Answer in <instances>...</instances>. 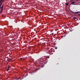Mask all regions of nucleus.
<instances>
[{
	"mask_svg": "<svg viewBox=\"0 0 80 80\" xmlns=\"http://www.w3.org/2000/svg\"><path fill=\"white\" fill-rule=\"evenodd\" d=\"M78 16H80V14H78Z\"/></svg>",
	"mask_w": 80,
	"mask_h": 80,
	"instance_id": "obj_19",
	"label": "nucleus"
},
{
	"mask_svg": "<svg viewBox=\"0 0 80 80\" xmlns=\"http://www.w3.org/2000/svg\"><path fill=\"white\" fill-rule=\"evenodd\" d=\"M2 2H3L4 1V0H2Z\"/></svg>",
	"mask_w": 80,
	"mask_h": 80,
	"instance_id": "obj_16",
	"label": "nucleus"
},
{
	"mask_svg": "<svg viewBox=\"0 0 80 80\" xmlns=\"http://www.w3.org/2000/svg\"><path fill=\"white\" fill-rule=\"evenodd\" d=\"M2 0H0V2L2 3Z\"/></svg>",
	"mask_w": 80,
	"mask_h": 80,
	"instance_id": "obj_12",
	"label": "nucleus"
},
{
	"mask_svg": "<svg viewBox=\"0 0 80 80\" xmlns=\"http://www.w3.org/2000/svg\"><path fill=\"white\" fill-rule=\"evenodd\" d=\"M9 70V68H8V70H7V72H8V71Z\"/></svg>",
	"mask_w": 80,
	"mask_h": 80,
	"instance_id": "obj_13",
	"label": "nucleus"
},
{
	"mask_svg": "<svg viewBox=\"0 0 80 80\" xmlns=\"http://www.w3.org/2000/svg\"><path fill=\"white\" fill-rule=\"evenodd\" d=\"M3 3V2H2L1 3L0 5H2Z\"/></svg>",
	"mask_w": 80,
	"mask_h": 80,
	"instance_id": "obj_10",
	"label": "nucleus"
},
{
	"mask_svg": "<svg viewBox=\"0 0 80 80\" xmlns=\"http://www.w3.org/2000/svg\"><path fill=\"white\" fill-rule=\"evenodd\" d=\"M3 8V5L1 7H0V10L2 9Z\"/></svg>",
	"mask_w": 80,
	"mask_h": 80,
	"instance_id": "obj_5",
	"label": "nucleus"
},
{
	"mask_svg": "<svg viewBox=\"0 0 80 80\" xmlns=\"http://www.w3.org/2000/svg\"><path fill=\"white\" fill-rule=\"evenodd\" d=\"M10 67V66H8V68L9 69Z\"/></svg>",
	"mask_w": 80,
	"mask_h": 80,
	"instance_id": "obj_14",
	"label": "nucleus"
},
{
	"mask_svg": "<svg viewBox=\"0 0 80 80\" xmlns=\"http://www.w3.org/2000/svg\"><path fill=\"white\" fill-rule=\"evenodd\" d=\"M20 59H23V58H21Z\"/></svg>",
	"mask_w": 80,
	"mask_h": 80,
	"instance_id": "obj_20",
	"label": "nucleus"
},
{
	"mask_svg": "<svg viewBox=\"0 0 80 80\" xmlns=\"http://www.w3.org/2000/svg\"><path fill=\"white\" fill-rule=\"evenodd\" d=\"M71 12L74 14L78 13L79 12H74L72 11H71Z\"/></svg>",
	"mask_w": 80,
	"mask_h": 80,
	"instance_id": "obj_4",
	"label": "nucleus"
},
{
	"mask_svg": "<svg viewBox=\"0 0 80 80\" xmlns=\"http://www.w3.org/2000/svg\"><path fill=\"white\" fill-rule=\"evenodd\" d=\"M75 3H76V2H73L71 3V4H73V5H76V4H74Z\"/></svg>",
	"mask_w": 80,
	"mask_h": 80,
	"instance_id": "obj_3",
	"label": "nucleus"
},
{
	"mask_svg": "<svg viewBox=\"0 0 80 80\" xmlns=\"http://www.w3.org/2000/svg\"><path fill=\"white\" fill-rule=\"evenodd\" d=\"M53 34H54V33H53H53H52V34H50V35H53Z\"/></svg>",
	"mask_w": 80,
	"mask_h": 80,
	"instance_id": "obj_9",
	"label": "nucleus"
},
{
	"mask_svg": "<svg viewBox=\"0 0 80 80\" xmlns=\"http://www.w3.org/2000/svg\"><path fill=\"white\" fill-rule=\"evenodd\" d=\"M68 3H67L66 4V5L67 6H68Z\"/></svg>",
	"mask_w": 80,
	"mask_h": 80,
	"instance_id": "obj_8",
	"label": "nucleus"
},
{
	"mask_svg": "<svg viewBox=\"0 0 80 80\" xmlns=\"http://www.w3.org/2000/svg\"><path fill=\"white\" fill-rule=\"evenodd\" d=\"M10 59V60H9V62L11 61L12 60V59Z\"/></svg>",
	"mask_w": 80,
	"mask_h": 80,
	"instance_id": "obj_11",
	"label": "nucleus"
},
{
	"mask_svg": "<svg viewBox=\"0 0 80 80\" xmlns=\"http://www.w3.org/2000/svg\"><path fill=\"white\" fill-rule=\"evenodd\" d=\"M44 60H45V59H44Z\"/></svg>",
	"mask_w": 80,
	"mask_h": 80,
	"instance_id": "obj_24",
	"label": "nucleus"
},
{
	"mask_svg": "<svg viewBox=\"0 0 80 80\" xmlns=\"http://www.w3.org/2000/svg\"><path fill=\"white\" fill-rule=\"evenodd\" d=\"M1 6H2V5L0 4V8H1Z\"/></svg>",
	"mask_w": 80,
	"mask_h": 80,
	"instance_id": "obj_17",
	"label": "nucleus"
},
{
	"mask_svg": "<svg viewBox=\"0 0 80 80\" xmlns=\"http://www.w3.org/2000/svg\"><path fill=\"white\" fill-rule=\"evenodd\" d=\"M73 18V19H76V17H74Z\"/></svg>",
	"mask_w": 80,
	"mask_h": 80,
	"instance_id": "obj_6",
	"label": "nucleus"
},
{
	"mask_svg": "<svg viewBox=\"0 0 80 80\" xmlns=\"http://www.w3.org/2000/svg\"><path fill=\"white\" fill-rule=\"evenodd\" d=\"M46 58H49V56H47L46 57Z\"/></svg>",
	"mask_w": 80,
	"mask_h": 80,
	"instance_id": "obj_7",
	"label": "nucleus"
},
{
	"mask_svg": "<svg viewBox=\"0 0 80 80\" xmlns=\"http://www.w3.org/2000/svg\"><path fill=\"white\" fill-rule=\"evenodd\" d=\"M73 1H75V0H72ZM77 0V1H79V0Z\"/></svg>",
	"mask_w": 80,
	"mask_h": 80,
	"instance_id": "obj_15",
	"label": "nucleus"
},
{
	"mask_svg": "<svg viewBox=\"0 0 80 80\" xmlns=\"http://www.w3.org/2000/svg\"><path fill=\"white\" fill-rule=\"evenodd\" d=\"M55 49H57V48H55Z\"/></svg>",
	"mask_w": 80,
	"mask_h": 80,
	"instance_id": "obj_18",
	"label": "nucleus"
},
{
	"mask_svg": "<svg viewBox=\"0 0 80 80\" xmlns=\"http://www.w3.org/2000/svg\"><path fill=\"white\" fill-rule=\"evenodd\" d=\"M1 0L2 1L3 0Z\"/></svg>",
	"mask_w": 80,
	"mask_h": 80,
	"instance_id": "obj_23",
	"label": "nucleus"
},
{
	"mask_svg": "<svg viewBox=\"0 0 80 80\" xmlns=\"http://www.w3.org/2000/svg\"><path fill=\"white\" fill-rule=\"evenodd\" d=\"M3 11V8H2L1 9L0 11V14H1Z\"/></svg>",
	"mask_w": 80,
	"mask_h": 80,
	"instance_id": "obj_2",
	"label": "nucleus"
},
{
	"mask_svg": "<svg viewBox=\"0 0 80 80\" xmlns=\"http://www.w3.org/2000/svg\"><path fill=\"white\" fill-rule=\"evenodd\" d=\"M22 79H23V78L21 79H20V80H22Z\"/></svg>",
	"mask_w": 80,
	"mask_h": 80,
	"instance_id": "obj_21",
	"label": "nucleus"
},
{
	"mask_svg": "<svg viewBox=\"0 0 80 80\" xmlns=\"http://www.w3.org/2000/svg\"><path fill=\"white\" fill-rule=\"evenodd\" d=\"M1 3V2H0V5Z\"/></svg>",
	"mask_w": 80,
	"mask_h": 80,
	"instance_id": "obj_22",
	"label": "nucleus"
},
{
	"mask_svg": "<svg viewBox=\"0 0 80 80\" xmlns=\"http://www.w3.org/2000/svg\"><path fill=\"white\" fill-rule=\"evenodd\" d=\"M48 53H49V54L50 55H52L53 53V52L51 51H50L48 52Z\"/></svg>",
	"mask_w": 80,
	"mask_h": 80,
	"instance_id": "obj_1",
	"label": "nucleus"
}]
</instances>
